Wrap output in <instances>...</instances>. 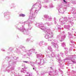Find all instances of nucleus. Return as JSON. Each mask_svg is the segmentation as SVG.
Returning <instances> with one entry per match:
<instances>
[{"instance_id": "f257e3e1", "label": "nucleus", "mask_w": 76, "mask_h": 76, "mask_svg": "<svg viewBox=\"0 0 76 76\" xmlns=\"http://www.w3.org/2000/svg\"><path fill=\"white\" fill-rule=\"evenodd\" d=\"M25 16V15L23 14L20 15V16H22V17H24V16Z\"/></svg>"}, {"instance_id": "20e7f679", "label": "nucleus", "mask_w": 76, "mask_h": 76, "mask_svg": "<svg viewBox=\"0 0 76 76\" xmlns=\"http://www.w3.org/2000/svg\"><path fill=\"white\" fill-rule=\"evenodd\" d=\"M33 70H34V69H35V68H33Z\"/></svg>"}, {"instance_id": "39448f33", "label": "nucleus", "mask_w": 76, "mask_h": 76, "mask_svg": "<svg viewBox=\"0 0 76 76\" xmlns=\"http://www.w3.org/2000/svg\"><path fill=\"white\" fill-rule=\"evenodd\" d=\"M51 68H52V67H50Z\"/></svg>"}, {"instance_id": "7ed1b4c3", "label": "nucleus", "mask_w": 76, "mask_h": 76, "mask_svg": "<svg viewBox=\"0 0 76 76\" xmlns=\"http://www.w3.org/2000/svg\"><path fill=\"white\" fill-rule=\"evenodd\" d=\"M63 1H64V2L66 3V1H65V0H63Z\"/></svg>"}, {"instance_id": "f03ea898", "label": "nucleus", "mask_w": 76, "mask_h": 76, "mask_svg": "<svg viewBox=\"0 0 76 76\" xmlns=\"http://www.w3.org/2000/svg\"><path fill=\"white\" fill-rule=\"evenodd\" d=\"M24 63H28V61H23Z\"/></svg>"}]
</instances>
